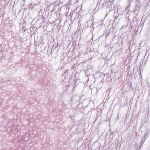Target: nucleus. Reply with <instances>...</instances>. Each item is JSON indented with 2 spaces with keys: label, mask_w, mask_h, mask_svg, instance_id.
<instances>
[{
  "label": "nucleus",
  "mask_w": 150,
  "mask_h": 150,
  "mask_svg": "<svg viewBox=\"0 0 150 150\" xmlns=\"http://www.w3.org/2000/svg\"><path fill=\"white\" fill-rule=\"evenodd\" d=\"M128 85H129V86L130 88H131L132 87V84L130 83L128 84Z\"/></svg>",
  "instance_id": "nucleus-5"
},
{
  "label": "nucleus",
  "mask_w": 150,
  "mask_h": 150,
  "mask_svg": "<svg viewBox=\"0 0 150 150\" xmlns=\"http://www.w3.org/2000/svg\"><path fill=\"white\" fill-rule=\"evenodd\" d=\"M94 25V24H93V23L91 25H92V27H93V25Z\"/></svg>",
  "instance_id": "nucleus-7"
},
{
  "label": "nucleus",
  "mask_w": 150,
  "mask_h": 150,
  "mask_svg": "<svg viewBox=\"0 0 150 150\" xmlns=\"http://www.w3.org/2000/svg\"><path fill=\"white\" fill-rule=\"evenodd\" d=\"M133 0H129V2L130 3Z\"/></svg>",
  "instance_id": "nucleus-6"
},
{
  "label": "nucleus",
  "mask_w": 150,
  "mask_h": 150,
  "mask_svg": "<svg viewBox=\"0 0 150 150\" xmlns=\"http://www.w3.org/2000/svg\"><path fill=\"white\" fill-rule=\"evenodd\" d=\"M139 3H138L136 5V8H139V9L140 8V7H139Z\"/></svg>",
  "instance_id": "nucleus-4"
},
{
  "label": "nucleus",
  "mask_w": 150,
  "mask_h": 150,
  "mask_svg": "<svg viewBox=\"0 0 150 150\" xmlns=\"http://www.w3.org/2000/svg\"><path fill=\"white\" fill-rule=\"evenodd\" d=\"M105 4V3H104L103 4V3L102 2V0H100V2L99 3H98V5L99 4V5L102 4V6L104 5V4Z\"/></svg>",
  "instance_id": "nucleus-2"
},
{
  "label": "nucleus",
  "mask_w": 150,
  "mask_h": 150,
  "mask_svg": "<svg viewBox=\"0 0 150 150\" xmlns=\"http://www.w3.org/2000/svg\"><path fill=\"white\" fill-rule=\"evenodd\" d=\"M35 4L33 3H31L30 4V8H32L33 7H34V5H35Z\"/></svg>",
  "instance_id": "nucleus-3"
},
{
  "label": "nucleus",
  "mask_w": 150,
  "mask_h": 150,
  "mask_svg": "<svg viewBox=\"0 0 150 150\" xmlns=\"http://www.w3.org/2000/svg\"><path fill=\"white\" fill-rule=\"evenodd\" d=\"M94 25V24H93V23L91 25H92V27H93V25Z\"/></svg>",
  "instance_id": "nucleus-8"
},
{
  "label": "nucleus",
  "mask_w": 150,
  "mask_h": 150,
  "mask_svg": "<svg viewBox=\"0 0 150 150\" xmlns=\"http://www.w3.org/2000/svg\"><path fill=\"white\" fill-rule=\"evenodd\" d=\"M112 27L110 29V32H112L114 30V25H113V24H112Z\"/></svg>",
  "instance_id": "nucleus-1"
}]
</instances>
